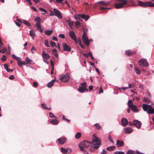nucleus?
<instances>
[{
  "mask_svg": "<svg viewBox=\"0 0 154 154\" xmlns=\"http://www.w3.org/2000/svg\"><path fill=\"white\" fill-rule=\"evenodd\" d=\"M92 141L91 143L87 140H85L81 142L79 145V146L81 150L84 151V148L88 147L91 144L90 150L93 152L94 149H97L101 143V141L98 139L94 134L92 136Z\"/></svg>",
  "mask_w": 154,
  "mask_h": 154,
  "instance_id": "obj_1",
  "label": "nucleus"
},
{
  "mask_svg": "<svg viewBox=\"0 0 154 154\" xmlns=\"http://www.w3.org/2000/svg\"><path fill=\"white\" fill-rule=\"evenodd\" d=\"M111 1L110 2L109 1H107L106 2H105L104 1H101L99 2H97V3H96V4H98V6L100 7L99 9L100 10L103 11V13H106V11L105 10H109L111 9V8H106L104 7H103L102 6H105L106 7L108 6H111V5L110 4V3L111 2Z\"/></svg>",
  "mask_w": 154,
  "mask_h": 154,
  "instance_id": "obj_2",
  "label": "nucleus"
},
{
  "mask_svg": "<svg viewBox=\"0 0 154 154\" xmlns=\"http://www.w3.org/2000/svg\"><path fill=\"white\" fill-rule=\"evenodd\" d=\"M111 2L114 3V6L116 9L122 8L126 5L125 0H112Z\"/></svg>",
  "mask_w": 154,
  "mask_h": 154,
  "instance_id": "obj_3",
  "label": "nucleus"
},
{
  "mask_svg": "<svg viewBox=\"0 0 154 154\" xmlns=\"http://www.w3.org/2000/svg\"><path fill=\"white\" fill-rule=\"evenodd\" d=\"M138 3L140 6L143 7H146L148 6L154 7V3L151 2H146L138 1Z\"/></svg>",
  "mask_w": 154,
  "mask_h": 154,
  "instance_id": "obj_4",
  "label": "nucleus"
},
{
  "mask_svg": "<svg viewBox=\"0 0 154 154\" xmlns=\"http://www.w3.org/2000/svg\"><path fill=\"white\" fill-rule=\"evenodd\" d=\"M139 65L143 67H147L148 66V63L146 60L145 59H141L138 61Z\"/></svg>",
  "mask_w": 154,
  "mask_h": 154,
  "instance_id": "obj_5",
  "label": "nucleus"
},
{
  "mask_svg": "<svg viewBox=\"0 0 154 154\" xmlns=\"http://www.w3.org/2000/svg\"><path fill=\"white\" fill-rule=\"evenodd\" d=\"M60 80L63 82H66L69 79V74L66 73L65 75H61L60 78Z\"/></svg>",
  "mask_w": 154,
  "mask_h": 154,
  "instance_id": "obj_6",
  "label": "nucleus"
},
{
  "mask_svg": "<svg viewBox=\"0 0 154 154\" xmlns=\"http://www.w3.org/2000/svg\"><path fill=\"white\" fill-rule=\"evenodd\" d=\"M86 82L81 83L80 85V86L79 87V88L78 90L81 93L83 92L85 90L88 91V89L86 88Z\"/></svg>",
  "mask_w": 154,
  "mask_h": 154,
  "instance_id": "obj_7",
  "label": "nucleus"
},
{
  "mask_svg": "<svg viewBox=\"0 0 154 154\" xmlns=\"http://www.w3.org/2000/svg\"><path fill=\"white\" fill-rule=\"evenodd\" d=\"M62 46L64 51L69 52L71 51V47L65 43L63 42L62 43Z\"/></svg>",
  "mask_w": 154,
  "mask_h": 154,
  "instance_id": "obj_8",
  "label": "nucleus"
},
{
  "mask_svg": "<svg viewBox=\"0 0 154 154\" xmlns=\"http://www.w3.org/2000/svg\"><path fill=\"white\" fill-rule=\"evenodd\" d=\"M53 11L55 16H57L60 19H62V17L61 15L62 13L60 11L56 8L54 9Z\"/></svg>",
  "mask_w": 154,
  "mask_h": 154,
  "instance_id": "obj_9",
  "label": "nucleus"
},
{
  "mask_svg": "<svg viewBox=\"0 0 154 154\" xmlns=\"http://www.w3.org/2000/svg\"><path fill=\"white\" fill-rule=\"evenodd\" d=\"M69 36L74 40L77 43V39L75 33L73 31H70L69 33Z\"/></svg>",
  "mask_w": 154,
  "mask_h": 154,
  "instance_id": "obj_10",
  "label": "nucleus"
},
{
  "mask_svg": "<svg viewBox=\"0 0 154 154\" xmlns=\"http://www.w3.org/2000/svg\"><path fill=\"white\" fill-rule=\"evenodd\" d=\"M135 53L136 51H132L131 50H126L125 52V54L129 56H131L134 54Z\"/></svg>",
  "mask_w": 154,
  "mask_h": 154,
  "instance_id": "obj_11",
  "label": "nucleus"
},
{
  "mask_svg": "<svg viewBox=\"0 0 154 154\" xmlns=\"http://www.w3.org/2000/svg\"><path fill=\"white\" fill-rule=\"evenodd\" d=\"M133 124L138 129L140 128L141 125L140 122L136 120H133Z\"/></svg>",
  "mask_w": 154,
  "mask_h": 154,
  "instance_id": "obj_12",
  "label": "nucleus"
},
{
  "mask_svg": "<svg viewBox=\"0 0 154 154\" xmlns=\"http://www.w3.org/2000/svg\"><path fill=\"white\" fill-rule=\"evenodd\" d=\"M82 39L83 42L86 44V45L88 46L90 44L88 40V37L86 36H84L83 37H82Z\"/></svg>",
  "mask_w": 154,
  "mask_h": 154,
  "instance_id": "obj_13",
  "label": "nucleus"
},
{
  "mask_svg": "<svg viewBox=\"0 0 154 154\" xmlns=\"http://www.w3.org/2000/svg\"><path fill=\"white\" fill-rule=\"evenodd\" d=\"M58 143L60 144H63L66 141V138L63 137H61L60 138L58 139Z\"/></svg>",
  "mask_w": 154,
  "mask_h": 154,
  "instance_id": "obj_14",
  "label": "nucleus"
},
{
  "mask_svg": "<svg viewBox=\"0 0 154 154\" xmlns=\"http://www.w3.org/2000/svg\"><path fill=\"white\" fill-rule=\"evenodd\" d=\"M128 122L127 119L125 118H122L121 121V123L122 125L125 127L128 124Z\"/></svg>",
  "mask_w": 154,
  "mask_h": 154,
  "instance_id": "obj_15",
  "label": "nucleus"
},
{
  "mask_svg": "<svg viewBox=\"0 0 154 154\" xmlns=\"http://www.w3.org/2000/svg\"><path fill=\"white\" fill-rule=\"evenodd\" d=\"M150 107H151V106L150 105L146 104H143V105L142 108L145 111H148Z\"/></svg>",
  "mask_w": 154,
  "mask_h": 154,
  "instance_id": "obj_16",
  "label": "nucleus"
},
{
  "mask_svg": "<svg viewBox=\"0 0 154 154\" xmlns=\"http://www.w3.org/2000/svg\"><path fill=\"white\" fill-rule=\"evenodd\" d=\"M116 146L118 147H120L123 146L124 143L121 140H117L116 143Z\"/></svg>",
  "mask_w": 154,
  "mask_h": 154,
  "instance_id": "obj_17",
  "label": "nucleus"
},
{
  "mask_svg": "<svg viewBox=\"0 0 154 154\" xmlns=\"http://www.w3.org/2000/svg\"><path fill=\"white\" fill-rule=\"evenodd\" d=\"M42 56L43 58L46 59H48L50 57L49 54L45 53L44 51H43Z\"/></svg>",
  "mask_w": 154,
  "mask_h": 154,
  "instance_id": "obj_18",
  "label": "nucleus"
},
{
  "mask_svg": "<svg viewBox=\"0 0 154 154\" xmlns=\"http://www.w3.org/2000/svg\"><path fill=\"white\" fill-rule=\"evenodd\" d=\"M132 132V129L130 127H126L125 128L124 132L125 134L131 133Z\"/></svg>",
  "mask_w": 154,
  "mask_h": 154,
  "instance_id": "obj_19",
  "label": "nucleus"
},
{
  "mask_svg": "<svg viewBox=\"0 0 154 154\" xmlns=\"http://www.w3.org/2000/svg\"><path fill=\"white\" fill-rule=\"evenodd\" d=\"M79 16L82 18L84 19L85 21L87 20L90 17L88 15H85V14H79Z\"/></svg>",
  "mask_w": 154,
  "mask_h": 154,
  "instance_id": "obj_20",
  "label": "nucleus"
},
{
  "mask_svg": "<svg viewBox=\"0 0 154 154\" xmlns=\"http://www.w3.org/2000/svg\"><path fill=\"white\" fill-rule=\"evenodd\" d=\"M125 1H126V5L129 4L133 6L135 5V3L134 0H125Z\"/></svg>",
  "mask_w": 154,
  "mask_h": 154,
  "instance_id": "obj_21",
  "label": "nucleus"
},
{
  "mask_svg": "<svg viewBox=\"0 0 154 154\" xmlns=\"http://www.w3.org/2000/svg\"><path fill=\"white\" fill-rule=\"evenodd\" d=\"M130 108H131L132 110L135 112H137L139 111L138 109L137 108L136 106L134 105H133Z\"/></svg>",
  "mask_w": 154,
  "mask_h": 154,
  "instance_id": "obj_22",
  "label": "nucleus"
},
{
  "mask_svg": "<svg viewBox=\"0 0 154 154\" xmlns=\"http://www.w3.org/2000/svg\"><path fill=\"white\" fill-rule=\"evenodd\" d=\"M36 25L37 26V28L39 30V31L41 32H43V30L42 29L40 24L38 23H36Z\"/></svg>",
  "mask_w": 154,
  "mask_h": 154,
  "instance_id": "obj_23",
  "label": "nucleus"
},
{
  "mask_svg": "<svg viewBox=\"0 0 154 154\" xmlns=\"http://www.w3.org/2000/svg\"><path fill=\"white\" fill-rule=\"evenodd\" d=\"M55 80L54 79V80H52L48 84L47 86L48 88H51L53 86L54 83V82L55 81Z\"/></svg>",
  "mask_w": 154,
  "mask_h": 154,
  "instance_id": "obj_24",
  "label": "nucleus"
},
{
  "mask_svg": "<svg viewBox=\"0 0 154 154\" xmlns=\"http://www.w3.org/2000/svg\"><path fill=\"white\" fill-rule=\"evenodd\" d=\"M26 64H32L33 63L32 60L29 59L28 57L26 58Z\"/></svg>",
  "mask_w": 154,
  "mask_h": 154,
  "instance_id": "obj_25",
  "label": "nucleus"
},
{
  "mask_svg": "<svg viewBox=\"0 0 154 154\" xmlns=\"http://www.w3.org/2000/svg\"><path fill=\"white\" fill-rule=\"evenodd\" d=\"M147 113L149 114H153L154 113V109L152 108L151 106V107H150Z\"/></svg>",
  "mask_w": 154,
  "mask_h": 154,
  "instance_id": "obj_26",
  "label": "nucleus"
},
{
  "mask_svg": "<svg viewBox=\"0 0 154 154\" xmlns=\"http://www.w3.org/2000/svg\"><path fill=\"white\" fill-rule=\"evenodd\" d=\"M65 21L68 23L70 27H72L73 25L74 22L70 20H66Z\"/></svg>",
  "mask_w": 154,
  "mask_h": 154,
  "instance_id": "obj_27",
  "label": "nucleus"
},
{
  "mask_svg": "<svg viewBox=\"0 0 154 154\" xmlns=\"http://www.w3.org/2000/svg\"><path fill=\"white\" fill-rule=\"evenodd\" d=\"M52 53L55 57H58V54L55 49H54L52 51Z\"/></svg>",
  "mask_w": 154,
  "mask_h": 154,
  "instance_id": "obj_28",
  "label": "nucleus"
},
{
  "mask_svg": "<svg viewBox=\"0 0 154 154\" xmlns=\"http://www.w3.org/2000/svg\"><path fill=\"white\" fill-rule=\"evenodd\" d=\"M53 32V31L52 30H46L44 32L45 34L48 35H51Z\"/></svg>",
  "mask_w": 154,
  "mask_h": 154,
  "instance_id": "obj_29",
  "label": "nucleus"
},
{
  "mask_svg": "<svg viewBox=\"0 0 154 154\" xmlns=\"http://www.w3.org/2000/svg\"><path fill=\"white\" fill-rule=\"evenodd\" d=\"M143 101L146 103H149L150 102V101L149 98L147 97H144L143 98Z\"/></svg>",
  "mask_w": 154,
  "mask_h": 154,
  "instance_id": "obj_30",
  "label": "nucleus"
},
{
  "mask_svg": "<svg viewBox=\"0 0 154 154\" xmlns=\"http://www.w3.org/2000/svg\"><path fill=\"white\" fill-rule=\"evenodd\" d=\"M50 122L51 123L54 125H57L58 123L57 120L56 119L52 120Z\"/></svg>",
  "mask_w": 154,
  "mask_h": 154,
  "instance_id": "obj_31",
  "label": "nucleus"
},
{
  "mask_svg": "<svg viewBox=\"0 0 154 154\" xmlns=\"http://www.w3.org/2000/svg\"><path fill=\"white\" fill-rule=\"evenodd\" d=\"M115 147V146H112L110 147H107L106 148V149L108 151H111L113 150L114 149Z\"/></svg>",
  "mask_w": 154,
  "mask_h": 154,
  "instance_id": "obj_32",
  "label": "nucleus"
},
{
  "mask_svg": "<svg viewBox=\"0 0 154 154\" xmlns=\"http://www.w3.org/2000/svg\"><path fill=\"white\" fill-rule=\"evenodd\" d=\"M42 106L43 108L45 109H48V110H50L51 109V108L48 107L45 104H42Z\"/></svg>",
  "mask_w": 154,
  "mask_h": 154,
  "instance_id": "obj_33",
  "label": "nucleus"
},
{
  "mask_svg": "<svg viewBox=\"0 0 154 154\" xmlns=\"http://www.w3.org/2000/svg\"><path fill=\"white\" fill-rule=\"evenodd\" d=\"M22 22L24 23L26 25L29 26H31V24L29 23V22H28L26 20H23L22 21Z\"/></svg>",
  "mask_w": 154,
  "mask_h": 154,
  "instance_id": "obj_34",
  "label": "nucleus"
},
{
  "mask_svg": "<svg viewBox=\"0 0 154 154\" xmlns=\"http://www.w3.org/2000/svg\"><path fill=\"white\" fill-rule=\"evenodd\" d=\"M29 35L31 37L34 39V33L33 30H31L29 32Z\"/></svg>",
  "mask_w": 154,
  "mask_h": 154,
  "instance_id": "obj_35",
  "label": "nucleus"
},
{
  "mask_svg": "<svg viewBox=\"0 0 154 154\" xmlns=\"http://www.w3.org/2000/svg\"><path fill=\"white\" fill-rule=\"evenodd\" d=\"M81 136V134L80 132L77 133L75 135V137L77 139H79Z\"/></svg>",
  "mask_w": 154,
  "mask_h": 154,
  "instance_id": "obj_36",
  "label": "nucleus"
},
{
  "mask_svg": "<svg viewBox=\"0 0 154 154\" xmlns=\"http://www.w3.org/2000/svg\"><path fill=\"white\" fill-rule=\"evenodd\" d=\"M19 60H18L17 61V63L18 64L19 66L20 67H21L23 65L22 61H21L20 58Z\"/></svg>",
  "mask_w": 154,
  "mask_h": 154,
  "instance_id": "obj_37",
  "label": "nucleus"
},
{
  "mask_svg": "<svg viewBox=\"0 0 154 154\" xmlns=\"http://www.w3.org/2000/svg\"><path fill=\"white\" fill-rule=\"evenodd\" d=\"M128 106L130 108L133 105H133L132 101L131 100H130L128 102Z\"/></svg>",
  "mask_w": 154,
  "mask_h": 154,
  "instance_id": "obj_38",
  "label": "nucleus"
},
{
  "mask_svg": "<svg viewBox=\"0 0 154 154\" xmlns=\"http://www.w3.org/2000/svg\"><path fill=\"white\" fill-rule=\"evenodd\" d=\"M134 71L137 74H140V70L137 67H134Z\"/></svg>",
  "mask_w": 154,
  "mask_h": 154,
  "instance_id": "obj_39",
  "label": "nucleus"
},
{
  "mask_svg": "<svg viewBox=\"0 0 154 154\" xmlns=\"http://www.w3.org/2000/svg\"><path fill=\"white\" fill-rule=\"evenodd\" d=\"M4 67L7 72H10V69H9L8 65L7 64H4Z\"/></svg>",
  "mask_w": 154,
  "mask_h": 154,
  "instance_id": "obj_40",
  "label": "nucleus"
},
{
  "mask_svg": "<svg viewBox=\"0 0 154 154\" xmlns=\"http://www.w3.org/2000/svg\"><path fill=\"white\" fill-rule=\"evenodd\" d=\"M61 152L63 154H66V149L63 147L61 148Z\"/></svg>",
  "mask_w": 154,
  "mask_h": 154,
  "instance_id": "obj_41",
  "label": "nucleus"
},
{
  "mask_svg": "<svg viewBox=\"0 0 154 154\" xmlns=\"http://www.w3.org/2000/svg\"><path fill=\"white\" fill-rule=\"evenodd\" d=\"M50 45L53 47L54 46L56 47V44L55 42L52 41H50Z\"/></svg>",
  "mask_w": 154,
  "mask_h": 154,
  "instance_id": "obj_42",
  "label": "nucleus"
},
{
  "mask_svg": "<svg viewBox=\"0 0 154 154\" xmlns=\"http://www.w3.org/2000/svg\"><path fill=\"white\" fill-rule=\"evenodd\" d=\"M78 42L80 44V46L82 48V49H84V46L82 44L81 42V41L80 40V39H78Z\"/></svg>",
  "mask_w": 154,
  "mask_h": 154,
  "instance_id": "obj_43",
  "label": "nucleus"
},
{
  "mask_svg": "<svg viewBox=\"0 0 154 154\" xmlns=\"http://www.w3.org/2000/svg\"><path fill=\"white\" fill-rule=\"evenodd\" d=\"M35 20L38 23L41 22V19L39 17H36L35 19Z\"/></svg>",
  "mask_w": 154,
  "mask_h": 154,
  "instance_id": "obj_44",
  "label": "nucleus"
},
{
  "mask_svg": "<svg viewBox=\"0 0 154 154\" xmlns=\"http://www.w3.org/2000/svg\"><path fill=\"white\" fill-rule=\"evenodd\" d=\"M94 126L96 127L98 129H100L101 128V126L98 123L95 124L94 125Z\"/></svg>",
  "mask_w": 154,
  "mask_h": 154,
  "instance_id": "obj_45",
  "label": "nucleus"
},
{
  "mask_svg": "<svg viewBox=\"0 0 154 154\" xmlns=\"http://www.w3.org/2000/svg\"><path fill=\"white\" fill-rule=\"evenodd\" d=\"M45 44L46 47H50L48 42V41L47 40H45Z\"/></svg>",
  "mask_w": 154,
  "mask_h": 154,
  "instance_id": "obj_46",
  "label": "nucleus"
},
{
  "mask_svg": "<svg viewBox=\"0 0 154 154\" xmlns=\"http://www.w3.org/2000/svg\"><path fill=\"white\" fill-rule=\"evenodd\" d=\"M12 57H13L14 59H16L17 60V61L19 60V59L20 58L19 57H17L14 54H12Z\"/></svg>",
  "mask_w": 154,
  "mask_h": 154,
  "instance_id": "obj_47",
  "label": "nucleus"
},
{
  "mask_svg": "<svg viewBox=\"0 0 154 154\" xmlns=\"http://www.w3.org/2000/svg\"><path fill=\"white\" fill-rule=\"evenodd\" d=\"M39 9L41 11H42L43 12H44V14L47 12V11L44 8H39Z\"/></svg>",
  "mask_w": 154,
  "mask_h": 154,
  "instance_id": "obj_48",
  "label": "nucleus"
},
{
  "mask_svg": "<svg viewBox=\"0 0 154 154\" xmlns=\"http://www.w3.org/2000/svg\"><path fill=\"white\" fill-rule=\"evenodd\" d=\"M80 23L79 21H77L75 23V26L77 28H78V27H77V26H80Z\"/></svg>",
  "mask_w": 154,
  "mask_h": 154,
  "instance_id": "obj_49",
  "label": "nucleus"
},
{
  "mask_svg": "<svg viewBox=\"0 0 154 154\" xmlns=\"http://www.w3.org/2000/svg\"><path fill=\"white\" fill-rule=\"evenodd\" d=\"M62 119L64 120L65 121L67 122H69L70 121V120H69L65 118V116L64 115L63 116V117Z\"/></svg>",
  "mask_w": 154,
  "mask_h": 154,
  "instance_id": "obj_50",
  "label": "nucleus"
},
{
  "mask_svg": "<svg viewBox=\"0 0 154 154\" xmlns=\"http://www.w3.org/2000/svg\"><path fill=\"white\" fill-rule=\"evenodd\" d=\"M38 85V83L36 82H34L33 83V86L34 87H36Z\"/></svg>",
  "mask_w": 154,
  "mask_h": 154,
  "instance_id": "obj_51",
  "label": "nucleus"
},
{
  "mask_svg": "<svg viewBox=\"0 0 154 154\" xmlns=\"http://www.w3.org/2000/svg\"><path fill=\"white\" fill-rule=\"evenodd\" d=\"M7 59L6 57L4 55H3L2 56V60L3 61H5Z\"/></svg>",
  "mask_w": 154,
  "mask_h": 154,
  "instance_id": "obj_52",
  "label": "nucleus"
},
{
  "mask_svg": "<svg viewBox=\"0 0 154 154\" xmlns=\"http://www.w3.org/2000/svg\"><path fill=\"white\" fill-rule=\"evenodd\" d=\"M115 154H125L123 152L118 151L115 152Z\"/></svg>",
  "mask_w": 154,
  "mask_h": 154,
  "instance_id": "obj_53",
  "label": "nucleus"
},
{
  "mask_svg": "<svg viewBox=\"0 0 154 154\" xmlns=\"http://www.w3.org/2000/svg\"><path fill=\"white\" fill-rule=\"evenodd\" d=\"M66 149V152H68L69 153H70L72 152V149L71 148H67Z\"/></svg>",
  "mask_w": 154,
  "mask_h": 154,
  "instance_id": "obj_54",
  "label": "nucleus"
},
{
  "mask_svg": "<svg viewBox=\"0 0 154 154\" xmlns=\"http://www.w3.org/2000/svg\"><path fill=\"white\" fill-rule=\"evenodd\" d=\"M108 139L109 141L112 143H113L114 141L111 138V136L109 135L108 137Z\"/></svg>",
  "mask_w": 154,
  "mask_h": 154,
  "instance_id": "obj_55",
  "label": "nucleus"
},
{
  "mask_svg": "<svg viewBox=\"0 0 154 154\" xmlns=\"http://www.w3.org/2000/svg\"><path fill=\"white\" fill-rule=\"evenodd\" d=\"M59 37L61 38H65V36H64V35L63 34H60L59 35Z\"/></svg>",
  "mask_w": 154,
  "mask_h": 154,
  "instance_id": "obj_56",
  "label": "nucleus"
},
{
  "mask_svg": "<svg viewBox=\"0 0 154 154\" xmlns=\"http://www.w3.org/2000/svg\"><path fill=\"white\" fill-rule=\"evenodd\" d=\"M49 116H50V117H51V118H53V117L56 118V117L55 116H54V115L51 112L49 113Z\"/></svg>",
  "mask_w": 154,
  "mask_h": 154,
  "instance_id": "obj_57",
  "label": "nucleus"
},
{
  "mask_svg": "<svg viewBox=\"0 0 154 154\" xmlns=\"http://www.w3.org/2000/svg\"><path fill=\"white\" fill-rule=\"evenodd\" d=\"M2 50V54H4L5 52L7 50V49L6 48H4Z\"/></svg>",
  "mask_w": 154,
  "mask_h": 154,
  "instance_id": "obj_58",
  "label": "nucleus"
},
{
  "mask_svg": "<svg viewBox=\"0 0 154 154\" xmlns=\"http://www.w3.org/2000/svg\"><path fill=\"white\" fill-rule=\"evenodd\" d=\"M129 88V87H122L121 88H119V90L120 89H122L124 90H125L126 89H127Z\"/></svg>",
  "mask_w": 154,
  "mask_h": 154,
  "instance_id": "obj_59",
  "label": "nucleus"
},
{
  "mask_svg": "<svg viewBox=\"0 0 154 154\" xmlns=\"http://www.w3.org/2000/svg\"><path fill=\"white\" fill-rule=\"evenodd\" d=\"M82 54H83V56L86 57H88V54H85V53H82Z\"/></svg>",
  "mask_w": 154,
  "mask_h": 154,
  "instance_id": "obj_60",
  "label": "nucleus"
},
{
  "mask_svg": "<svg viewBox=\"0 0 154 154\" xmlns=\"http://www.w3.org/2000/svg\"><path fill=\"white\" fill-rule=\"evenodd\" d=\"M107 153V151L103 150L102 152H101V154H106Z\"/></svg>",
  "mask_w": 154,
  "mask_h": 154,
  "instance_id": "obj_61",
  "label": "nucleus"
},
{
  "mask_svg": "<svg viewBox=\"0 0 154 154\" xmlns=\"http://www.w3.org/2000/svg\"><path fill=\"white\" fill-rule=\"evenodd\" d=\"M84 36H86V33L85 30H84V32L82 36V37H84Z\"/></svg>",
  "mask_w": 154,
  "mask_h": 154,
  "instance_id": "obj_62",
  "label": "nucleus"
},
{
  "mask_svg": "<svg viewBox=\"0 0 154 154\" xmlns=\"http://www.w3.org/2000/svg\"><path fill=\"white\" fill-rule=\"evenodd\" d=\"M93 86L92 85H90L89 87V89L91 91L93 90Z\"/></svg>",
  "mask_w": 154,
  "mask_h": 154,
  "instance_id": "obj_63",
  "label": "nucleus"
},
{
  "mask_svg": "<svg viewBox=\"0 0 154 154\" xmlns=\"http://www.w3.org/2000/svg\"><path fill=\"white\" fill-rule=\"evenodd\" d=\"M52 39L53 40L57 41L58 40L57 39L55 36H53L52 37Z\"/></svg>",
  "mask_w": 154,
  "mask_h": 154,
  "instance_id": "obj_64",
  "label": "nucleus"
}]
</instances>
